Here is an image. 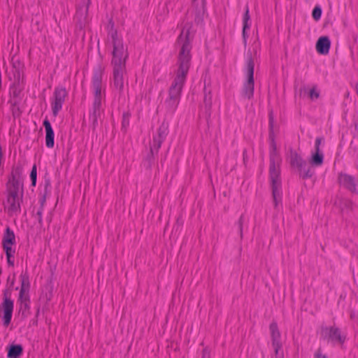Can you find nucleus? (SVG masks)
<instances>
[{
  "label": "nucleus",
  "instance_id": "72a5a7b5",
  "mask_svg": "<svg viewBox=\"0 0 358 358\" xmlns=\"http://www.w3.org/2000/svg\"><path fill=\"white\" fill-rule=\"evenodd\" d=\"M11 245L10 244L2 243L3 248L6 252V257H9V256H13V252L15 251H12Z\"/></svg>",
  "mask_w": 358,
  "mask_h": 358
},
{
  "label": "nucleus",
  "instance_id": "c9c22d12",
  "mask_svg": "<svg viewBox=\"0 0 358 358\" xmlns=\"http://www.w3.org/2000/svg\"><path fill=\"white\" fill-rule=\"evenodd\" d=\"M129 123V114L124 113L122 115V127L126 128Z\"/></svg>",
  "mask_w": 358,
  "mask_h": 358
},
{
  "label": "nucleus",
  "instance_id": "4c0bfd02",
  "mask_svg": "<svg viewBox=\"0 0 358 358\" xmlns=\"http://www.w3.org/2000/svg\"><path fill=\"white\" fill-rule=\"evenodd\" d=\"M272 345L274 348L275 355H278L279 350L282 348L281 343H272Z\"/></svg>",
  "mask_w": 358,
  "mask_h": 358
},
{
  "label": "nucleus",
  "instance_id": "b1692460",
  "mask_svg": "<svg viewBox=\"0 0 358 358\" xmlns=\"http://www.w3.org/2000/svg\"><path fill=\"white\" fill-rule=\"evenodd\" d=\"M335 204L338 205L342 210L344 209L350 210L352 208V201L345 198H337L335 201Z\"/></svg>",
  "mask_w": 358,
  "mask_h": 358
},
{
  "label": "nucleus",
  "instance_id": "79ce46f5",
  "mask_svg": "<svg viewBox=\"0 0 358 358\" xmlns=\"http://www.w3.org/2000/svg\"><path fill=\"white\" fill-rule=\"evenodd\" d=\"M29 302H24L20 303V310L22 311V314H24V312L29 308Z\"/></svg>",
  "mask_w": 358,
  "mask_h": 358
},
{
  "label": "nucleus",
  "instance_id": "f3484780",
  "mask_svg": "<svg viewBox=\"0 0 358 358\" xmlns=\"http://www.w3.org/2000/svg\"><path fill=\"white\" fill-rule=\"evenodd\" d=\"M8 358H18L23 353V348L20 344H11L7 347Z\"/></svg>",
  "mask_w": 358,
  "mask_h": 358
},
{
  "label": "nucleus",
  "instance_id": "a211bd4d",
  "mask_svg": "<svg viewBox=\"0 0 358 358\" xmlns=\"http://www.w3.org/2000/svg\"><path fill=\"white\" fill-rule=\"evenodd\" d=\"M290 164L292 166H296L299 171H302L303 168H306V162L295 152H291Z\"/></svg>",
  "mask_w": 358,
  "mask_h": 358
},
{
  "label": "nucleus",
  "instance_id": "58836bf2",
  "mask_svg": "<svg viewBox=\"0 0 358 358\" xmlns=\"http://www.w3.org/2000/svg\"><path fill=\"white\" fill-rule=\"evenodd\" d=\"M201 358H211L210 352L208 348H205L202 350Z\"/></svg>",
  "mask_w": 358,
  "mask_h": 358
},
{
  "label": "nucleus",
  "instance_id": "a878e982",
  "mask_svg": "<svg viewBox=\"0 0 358 358\" xmlns=\"http://www.w3.org/2000/svg\"><path fill=\"white\" fill-rule=\"evenodd\" d=\"M250 15H249V8L248 6H245V13L243 18V36L244 38V42L246 43L245 38V30L250 28V24H248V21L250 20Z\"/></svg>",
  "mask_w": 358,
  "mask_h": 358
},
{
  "label": "nucleus",
  "instance_id": "bb28decb",
  "mask_svg": "<svg viewBox=\"0 0 358 358\" xmlns=\"http://www.w3.org/2000/svg\"><path fill=\"white\" fill-rule=\"evenodd\" d=\"M323 160V153H313L310 159V163L313 166H319L322 164Z\"/></svg>",
  "mask_w": 358,
  "mask_h": 358
},
{
  "label": "nucleus",
  "instance_id": "6ab92c4d",
  "mask_svg": "<svg viewBox=\"0 0 358 358\" xmlns=\"http://www.w3.org/2000/svg\"><path fill=\"white\" fill-rule=\"evenodd\" d=\"M269 329L271 331V336L272 343H281L280 342V333L278 327V324L275 322H273L270 324Z\"/></svg>",
  "mask_w": 358,
  "mask_h": 358
},
{
  "label": "nucleus",
  "instance_id": "393cba45",
  "mask_svg": "<svg viewBox=\"0 0 358 358\" xmlns=\"http://www.w3.org/2000/svg\"><path fill=\"white\" fill-rule=\"evenodd\" d=\"M20 278L21 281L20 290L29 292L30 287L29 275L27 274V273H21V275H20Z\"/></svg>",
  "mask_w": 358,
  "mask_h": 358
},
{
  "label": "nucleus",
  "instance_id": "9b49d317",
  "mask_svg": "<svg viewBox=\"0 0 358 358\" xmlns=\"http://www.w3.org/2000/svg\"><path fill=\"white\" fill-rule=\"evenodd\" d=\"M322 336L324 339L337 341L339 343H343L345 341V337L341 336L340 329L336 327L322 328Z\"/></svg>",
  "mask_w": 358,
  "mask_h": 358
},
{
  "label": "nucleus",
  "instance_id": "c03bdc74",
  "mask_svg": "<svg viewBox=\"0 0 358 358\" xmlns=\"http://www.w3.org/2000/svg\"><path fill=\"white\" fill-rule=\"evenodd\" d=\"M13 257V256H9V257H6L7 258V262H8V264L10 266H14V260L12 259V258Z\"/></svg>",
  "mask_w": 358,
  "mask_h": 358
},
{
  "label": "nucleus",
  "instance_id": "8fccbe9b",
  "mask_svg": "<svg viewBox=\"0 0 358 358\" xmlns=\"http://www.w3.org/2000/svg\"><path fill=\"white\" fill-rule=\"evenodd\" d=\"M350 317H351V318H352L354 317V314L351 313Z\"/></svg>",
  "mask_w": 358,
  "mask_h": 358
},
{
  "label": "nucleus",
  "instance_id": "3c124183",
  "mask_svg": "<svg viewBox=\"0 0 358 358\" xmlns=\"http://www.w3.org/2000/svg\"><path fill=\"white\" fill-rule=\"evenodd\" d=\"M276 358H280V357H276Z\"/></svg>",
  "mask_w": 358,
  "mask_h": 358
},
{
  "label": "nucleus",
  "instance_id": "2f4dec72",
  "mask_svg": "<svg viewBox=\"0 0 358 358\" xmlns=\"http://www.w3.org/2000/svg\"><path fill=\"white\" fill-rule=\"evenodd\" d=\"M321 15H322V8H320V6H316L313 8V12H312L313 18L315 20L317 21L320 19Z\"/></svg>",
  "mask_w": 358,
  "mask_h": 358
},
{
  "label": "nucleus",
  "instance_id": "f704fd0d",
  "mask_svg": "<svg viewBox=\"0 0 358 358\" xmlns=\"http://www.w3.org/2000/svg\"><path fill=\"white\" fill-rule=\"evenodd\" d=\"M308 94H309V97L312 100L317 99L320 96L319 92L316 91L315 87H313L312 89L310 90Z\"/></svg>",
  "mask_w": 358,
  "mask_h": 358
},
{
  "label": "nucleus",
  "instance_id": "de8ad7c7",
  "mask_svg": "<svg viewBox=\"0 0 358 358\" xmlns=\"http://www.w3.org/2000/svg\"><path fill=\"white\" fill-rule=\"evenodd\" d=\"M43 207L44 206H40L38 210H37V212H41V213H43Z\"/></svg>",
  "mask_w": 358,
  "mask_h": 358
},
{
  "label": "nucleus",
  "instance_id": "a19ab883",
  "mask_svg": "<svg viewBox=\"0 0 358 358\" xmlns=\"http://www.w3.org/2000/svg\"><path fill=\"white\" fill-rule=\"evenodd\" d=\"M20 94V90H18L17 87H13V97L11 99H19V96Z\"/></svg>",
  "mask_w": 358,
  "mask_h": 358
},
{
  "label": "nucleus",
  "instance_id": "c85d7f7f",
  "mask_svg": "<svg viewBox=\"0 0 358 358\" xmlns=\"http://www.w3.org/2000/svg\"><path fill=\"white\" fill-rule=\"evenodd\" d=\"M300 172L303 178H311L314 173L313 169L310 167L307 164L306 168H303L302 171Z\"/></svg>",
  "mask_w": 358,
  "mask_h": 358
},
{
  "label": "nucleus",
  "instance_id": "f257e3e1",
  "mask_svg": "<svg viewBox=\"0 0 358 358\" xmlns=\"http://www.w3.org/2000/svg\"><path fill=\"white\" fill-rule=\"evenodd\" d=\"M177 44L180 46L178 57L176 76L169 89V96L164 104L166 110L173 113L180 102L182 90L190 66L192 45L189 40V27L185 26L177 39Z\"/></svg>",
  "mask_w": 358,
  "mask_h": 358
},
{
  "label": "nucleus",
  "instance_id": "0eeeda50",
  "mask_svg": "<svg viewBox=\"0 0 358 358\" xmlns=\"http://www.w3.org/2000/svg\"><path fill=\"white\" fill-rule=\"evenodd\" d=\"M103 69L99 66L93 71L92 87L94 89V102L101 103Z\"/></svg>",
  "mask_w": 358,
  "mask_h": 358
},
{
  "label": "nucleus",
  "instance_id": "9d476101",
  "mask_svg": "<svg viewBox=\"0 0 358 358\" xmlns=\"http://www.w3.org/2000/svg\"><path fill=\"white\" fill-rule=\"evenodd\" d=\"M90 3V0H87V3H84L82 6H78L77 8L75 20L76 27L80 29H83L87 22V13Z\"/></svg>",
  "mask_w": 358,
  "mask_h": 358
},
{
  "label": "nucleus",
  "instance_id": "423d86ee",
  "mask_svg": "<svg viewBox=\"0 0 358 358\" xmlns=\"http://www.w3.org/2000/svg\"><path fill=\"white\" fill-rule=\"evenodd\" d=\"M169 124L166 122H162L159 129H157V135L153 136L152 144L150 145V155L148 157V166H150L152 162L153 155L157 153L159 149L161 148L162 143L165 140L169 133Z\"/></svg>",
  "mask_w": 358,
  "mask_h": 358
},
{
  "label": "nucleus",
  "instance_id": "ea45409f",
  "mask_svg": "<svg viewBox=\"0 0 358 358\" xmlns=\"http://www.w3.org/2000/svg\"><path fill=\"white\" fill-rule=\"evenodd\" d=\"M315 358H327V357L322 354L321 348L317 350L314 355Z\"/></svg>",
  "mask_w": 358,
  "mask_h": 358
},
{
  "label": "nucleus",
  "instance_id": "c756f323",
  "mask_svg": "<svg viewBox=\"0 0 358 358\" xmlns=\"http://www.w3.org/2000/svg\"><path fill=\"white\" fill-rule=\"evenodd\" d=\"M18 301L22 303L24 302H29V292L26 291L20 290Z\"/></svg>",
  "mask_w": 358,
  "mask_h": 358
},
{
  "label": "nucleus",
  "instance_id": "a18cd8bd",
  "mask_svg": "<svg viewBox=\"0 0 358 358\" xmlns=\"http://www.w3.org/2000/svg\"><path fill=\"white\" fill-rule=\"evenodd\" d=\"M307 92V89L305 86L303 87H301L299 90V95L302 96L303 94H305Z\"/></svg>",
  "mask_w": 358,
  "mask_h": 358
},
{
  "label": "nucleus",
  "instance_id": "09e8293b",
  "mask_svg": "<svg viewBox=\"0 0 358 358\" xmlns=\"http://www.w3.org/2000/svg\"><path fill=\"white\" fill-rule=\"evenodd\" d=\"M15 282V274L13 275V278L12 279V282H10V287H13Z\"/></svg>",
  "mask_w": 358,
  "mask_h": 358
},
{
  "label": "nucleus",
  "instance_id": "e433bc0d",
  "mask_svg": "<svg viewBox=\"0 0 358 358\" xmlns=\"http://www.w3.org/2000/svg\"><path fill=\"white\" fill-rule=\"evenodd\" d=\"M243 215H241L238 221V229L240 231L241 237L243 236Z\"/></svg>",
  "mask_w": 358,
  "mask_h": 358
},
{
  "label": "nucleus",
  "instance_id": "4468645a",
  "mask_svg": "<svg viewBox=\"0 0 358 358\" xmlns=\"http://www.w3.org/2000/svg\"><path fill=\"white\" fill-rule=\"evenodd\" d=\"M8 196L11 198L21 199L23 195V184L7 183Z\"/></svg>",
  "mask_w": 358,
  "mask_h": 358
},
{
  "label": "nucleus",
  "instance_id": "ddd939ff",
  "mask_svg": "<svg viewBox=\"0 0 358 358\" xmlns=\"http://www.w3.org/2000/svg\"><path fill=\"white\" fill-rule=\"evenodd\" d=\"M23 166L20 163L13 166L10 177L8 182L10 183L22 184Z\"/></svg>",
  "mask_w": 358,
  "mask_h": 358
},
{
  "label": "nucleus",
  "instance_id": "20e7f679",
  "mask_svg": "<svg viewBox=\"0 0 358 358\" xmlns=\"http://www.w3.org/2000/svg\"><path fill=\"white\" fill-rule=\"evenodd\" d=\"M254 67L255 64L252 55H250L247 59L246 74L247 80L244 83L242 95L248 99H251L254 94Z\"/></svg>",
  "mask_w": 358,
  "mask_h": 358
},
{
  "label": "nucleus",
  "instance_id": "f8f14e48",
  "mask_svg": "<svg viewBox=\"0 0 358 358\" xmlns=\"http://www.w3.org/2000/svg\"><path fill=\"white\" fill-rule=\"evenodd\" d=\"M43 124L45 130V145L48 148H52L55 145V134L50 121L46 118Z\"/></svg>",
  "mask_w": 358,
  "mask_h": 358
},
{
  "label": "nucleus",
  "instance_id": "37998d69",
  "mask_svg": "<svg viewBox=\"0 0 358 358\" xmlns=\"http://www.w3.org/2000/svg\"><path fill=\"white\" fill-rule=\"evenodd\" d=\"M42 215L43 213H41V212H36L37 220L40 225L43 224Z\"/></svg>",
  "mask_w": 358,
  "mask_h": 358
},
{
  "label": "nucleus",
  "instance_id": "dca6fc26",
  "mask_svg": "<svg viewBox=\"0 0 358 358\" xmlns=\"http://www.w3.org/2000/svg\"><path fill=\"white\" fill-rule=\"evenodd\" d=\"M102 112L101 103L93 102L92 110L90 118L92 120V127L95 129L98 123V119L101 117Z\"/></svg>",
  "mask_w": 358,
  "mask_h": 358
},
{
  "label": "nucleus",
  "instance_id": "5701e85b",
  "mask_svg": "<svg viewBox=\"0 0 358 358\" xmlns=\"http://www.w3.org/2000/svg\"><path fill=\"white\" fill-rule=\"evenodd\" d=\"M20 102V99H10L9 100V103L11 105L12 114L15 117H20L22 113V111L19 107Z\"/></svg>",
  "mask_w": 358,
  "mask_h": 358
},
{
  "label": "nucleus",
  "instance_id": "1a4fd4ad",
  "mask_svg": "<svg viewBox=\"0 0 358 358\" xmlns=\"http://www.w3.org/2000/svg\"><path fill=\"white\" fill-rule=\"evenodd\" d=\"M68 95L64 87H56L53 93V101L52 102V115L56 117L62 109V105Z\"/></svg>",
  "mask_w": 358,
  "mask_h": 358
},
{
  "label": "nucleus",
  "instance_id": "cd10ccee",
  "mask_svg": "<svg viewBox=\"0 0 358 358\" xmlns=\"http://www.w3.org/2000/svg\"><path fill=\"white\" fill-rule=\"evenodd\" d=\"M50 182L49 179H46L44 182V193L40 198V206H44L46 201V195L50 193Z\"/></svg>",
  "mask_w": 358,
  "mask_h": 358
},
{
  "label": "nucleus",
  "instance_id": "2eb2a0df",
  "mask_svg": "<svg viewBox=\"0 0 358 358\" xmlns=\"http://www.w3.org/2000/svg\"><path fill=\"white\" fill-rule=\"evenodd\" d=\"M331 41L328 36H321L316 43V50L321 55H326L329 52Z\"/></svg>",
  "mask_w": 358,
  "mask_h": 358
},
{
  "label": "nucleus",
  "instance_id": "473e14b6",
  "mask_svg": "<svg viewBox=\"0 0 358 358\" xmlns=\"http://www.w3.org/2000/svg\"><path fill=\"white\" fill-rule=\"evenodd\" d=\"M323 141H324V137L319 136V137L316 138L315 143V152L313 153H322L320 151V146Z\"/></svg>",
  "mask_w": 358,
  "mask_h": 358
},
{
  "label": "nucleus",
  "instance_id": "aec40b11",
  "mask_svg": "<svg viewBox=\"0 0 358 358\" xmlns=\"http://www.w3.org/2000/svg\"><path fill=\"white\" fill-rule=\"evenodd\" d=\"M203 104L206 115L210 116L212 106V95L210 90L207 91L206 87H204Z\"/></svg>",
  "mask_w": 358,
  "mask_h": 358
},
{
  "label": "nucleus",
  "instance_id": "7ed1b4c3",
  "mask_svg": "<svg viewBox=\"0 0 358 358\" xmlns=\"http://www.w3.org/2000/svg\"><path fill=\"white\" fill-rule=\"evenodd\" d=\"M273 116L272 111L269 113V138L272 150L270 152L269 177L271 184L272 196L275 206L281 201V179L280 164L281 159L276 152V145L273 135Z\"/></svg>",
  "mask_w": 358,
  "mask_h": 358
},
{
  "label": "nucleus",
  "instance_id": "4be33fe9",
  "mask_svg": "<svg viewBox=\"0 0 358 358\" xmlns=\"http://www.w3.org/2000/svg\"><path fill=\"white\" fill-rule=\"evenodd\" d=\"M2 243L14 245L15 243V236L13 230L9 227L6 229Z\"/></svg>",
  "mask_w": 358,
  "mask_h": 358
},
{
  "label": "nucleus",
  "instance_id": "412c9836",
  "mask_svg": "<svg viewBox=\"0 0 358 358\" xmlns=\"http://www.w3.org/2000/svg\"><path fill=\"white\" fill-rule=\"evenodd\" d=\"M20 200L21 199L7 197V203L8 205V211L11 213H16L20 210Z\"/></svg>",
  "mask_w": 358,
  "mask_h": 358
},
{
  "label": "nucleus",
  "instance_id": "f03ea898",
  "mask_svg": "<svg viewBox=\"0 0 358 358\" xmlns=\"http://www.w3.org/2000/svg\"><path fill=\"white\" fill-rule=\"evenodd\" d=\"M115 24L110 19L107 25L108 43L113 45L111 65L113 66V84L114 89L121 94L124 89V76L126 74V61L128 52L123 40L115 29Z\"/></svg>",
  "mask_w": 358,
  "mask_h": 358
},
{
  "label": "nucleus",
  "instance_id": "39448f33",
  "mask_svg": "<svg viewBox=\"0 0 358 358\" xmlns=\"http://www.w3.org/2000/svg\"><path fill=\"white\" fill-rule=\"evenodd\" d=\"M12 289L8 288L3 292V302L0 305V311L3 313V325L7 327L11 322L14 302L11 299Z\"/></svg>",
  "mask_w": 358,
  "mask_h": 358
},
{
  "label": "nucleus",
  "instance_id": "49530a36",
  "mask_svg": "<svg viewBox=\"0 0 358 358\" xmlns=\"http://www.w3.org/2000/svg\"><path fill=\"white\" fill-rule=\"evenodd\" d=\"M3 158V152H2V148L0 145V165H1V159Z\"/></svg>",
  "mask_w": 358,
  "mask_h": 358
},
{
  "label": "nucleus",
  "instance_id": "6e6552de",
  "mask_svg": "<svg viewBox=\"0 0 358 358\" xmlns=\"http://www.w3.org/2000/svg\"><path fill=\"white\" fill-rule=\"evenodd\" d=\"M338 182L341 186L352 194H358V178L355 176L340 173L338 176Z\"/></svg>",
  "mask_w": 358,
  "mask_h": 358
},
{
  "label": "nucleus",
  "instance_id": "7c9ffc66",
  "mask_svg": "<svg viewBox=\"0 0 358 358\" xmlns=\"http://www.w3.org/2000/svg\"><path fill=\"white\" fill-rule=\"evenodd\" d=\"M30 178L31 180V186L35 187L37 178V169L36 164H34L32 167V169L30 173Z\"/></svg>",
  "mask_w": 358,
  "mask_h": 358
}]
</instances>
